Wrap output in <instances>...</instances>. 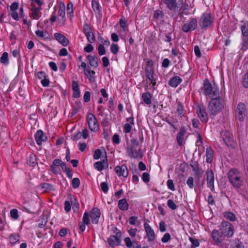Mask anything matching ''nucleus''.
<instances>
[{"mask_svg": "<svg viewBox=\"0 0 248 248\" xmlns=\"http://www.w3.org/2000/svg\"><path fill=\"white\" fill-rule=\"evenodd\" d=\"M142 99L147 105H150L152 103V94L149 92L144 93L142 94Z\"/></svg>", "mask_w": 248, "mask_h": 248, "instance_id": "c756f323", "label": "nucleus"}, {"mask_svg": "<svg viewBox=\"0 0 248 248\" xmlns=\"http://www.w3.org/2000/svg\"><path fill=\"white\" fill-rule=\"evenodd\" d=\"M213 154V150L210 147L207 148L206 150V160L207 163H210L212 162Z\"/></svg>", "mask_w": 248, "mask_h": 248, "instance_id": "c85d7f7f", "label": "nucleus"}, {"mask_svg": "<svg viewBox=\"0 0 248 248\" xmlns=\"http://www.w3.org/2000/svg\"><path fill=\"white\" fill-rule=\"evenodd\" d=\"M142 179L145 183H148L150 181V176L148 173L143 172L142 176Z\"/></svg>", "mask_w": 248, "mask_h": 248, "instance_id": "0e129e2a", "label": "nucleus"}, {"mask_svg": "<svg viewBox=\"0 0 248 248\" xmlns=\"http://www.w3.org/2000/svg\"><path fill=\"white\" fill-rule=\"evenodd\" d=\"M242 85L244 87L248 88V71L246 74L245 75L243 81L242 82Z\"/></svg>", "mask_w": 248, "mask_h": 248, "instance_id": "052dcab7", "label": "nucleus"}, {"mask_svg": "<svg viewBox=\"0 0 248 248\" xmlns=\"http://www.w3.org/2000/svg\"><path fill=\"white\" fill-rule=\"evenodd\" d=\"M9 241L11 244L14 245V244L19 243L20 236L18 234L14 233L12 234L9 237Z\"/></svg>", "mask_w": 248, "mask_h": 248, "instance_id": "7c9ffc66", "label": "nucleus"}, {"mask_svg": "<svg viewBox=\"0 0 248 248\" xmlns=\"http://www.w3.org/2000/svg\"><path fill=\"white\" fill-rule=\"evenodd\" d=\"M203 93L206 96H208L210 98L218 97L219 95L218 89L215 87V85L213 86L207 79L203 81V87L202 88Z\"/></svg>", "mask_w": 248, "mask_h": 248, "instance_id": "7ed1b4c3", "label": "nucleus"}, {"mask_svg": "<svg viewBox=\"0 0 248 248\" xmlns=\"http://www.w3.org/2000/svg\"><path fill=\"white\" fill-rule=\"evenodd\" d=\"M170 239V235L169 233H166L161 239L163 243H167Z\"/></svg>", "mask_w": 248, "mask_h": 248, "instance_id": "bf43d9fd", "label": "nucleus"}, {"mask_svg": "<svg viewBox=\"0 0 248 248\" xmlns=\"http://www.w3.org/2000/svg\"><path fill=\"white\" fill-rule=\"evenodd\" d=\"M95 73L94 71L91 70V69L86 70V71H84L85 75L88 77L89 80L92 82L94 80V78L92 76V75H94Z\"/></svg>", "mask_w": 248, "mask_h": 248, "instance_id": "72a5a7b5", "label": "nucleus"}, {"mask_svg": "<svg viewBox=\"0 0 248 248\" xmlns=\"http://www.w3.org/2000/svg\"><path fill=\"white\" fill-rule=\"evenodd\" d=\"M72 186L74 188H77L79 186L80 181L78 178H74L72 181Z\"/></svg>", "mask_w": 248, "mask_h": 248, "instance_id": "49530a36", "label": "nucleus"}, {"mask_svg": "<svg viewBox=\"0 0 248 248\" xmlns=\"http://www.w3.org/2000/svg\"><path fill=\"white\" fill-rule=\"evenodd\" d=\"M231 246L232 248H244L242 243L238 239H235L233 240Z\"/></svg>", "mask_w": 248, "mask_h": 248, "instance_id": "f704fd0d", "label": "nucleus"}, {"mask_svg": "<svg viewBox=\"0 0 248 248\" xmlns=\"http://www.w3.org/2000/svg\"><path fill=\"white\" fill-rule=\"evenodd\" d=\"M94 168L98 171H101L104 169L108 167V164L107 162V156L106 159H103L101 161H97L93 164Z\"/></svg>", "mask_w": 248, "mask_h": 248, "instance_id": "b1692460", "label": "nucleus"}, {"mask_svg": "<svg viewBox=\"0 0 248 248\" xmlns=\"http://www.w3.org/2000/svg\"><path fill=\"white\" fill-rule=\"evenodd\" d=\"M186 128L185 126H182L176 135V141L178 145L182 146L185 143L184 137L186 134Z\"/></svg>", "mask_w": 248, "mask_h": 248, "instance_id": "2eb2a0df", "label": "nucleus"}, {"mask_svg": "<svg viewBox=\"0 0 248 248\" xmlns=\"http://www.w3.org/2000/svg\"><path fill=\"white\" fill-rule=\"evenodd\" d=\"M167 186L169 189L171 190L172 191H174L175 190V187L173 184V181L171 179H169L168 180L167 183Z\"/></svg>", "mask_w": 248, "mask_h": 248, "instance_id": "69168bd1", "label": "nucleus"}, {"mask_svg": "<svg viewBox=\"0 0 248 248\" xmlns=\"http://www.w3.org/2000/svg\"><path fill=\"white\" fill-rule=\"evenodd\" d=\"M184 108L183 106L181 103H179L176 108V112L179 116L184 114Z\"/></svg>", "mask_w": 248, "mask_h": 248, "instance_id": "37998d69", "label": "nucleus"}, {"mask_svg": "<svg viewBox=\"0 0 248 248\" xmlns=\"http://www.w3.org/2000/svg\"><path fill=\"white\" fill-rule=\"evenodd\" d=\"M242 35L244 36H248V24L244 23L241 27Z\"/></svg>", "mask_w": 248, "mask_h": 248, "instance_id": "a19ab883", "label": "nucleus"}, {"mask_svg": "<svg viewBox=\"0 0 248 248\" xmlns=\"http://www.w3.org/2000/svg\"><path fill=\"white\" fill-rule=\"evenodd\" d=\"M110 51L114 54H117L119 51V46L116 44H112L110 46Z\"/></svg>", "mask_w": 248, "mask_h": 248, "instance_id": "de8ad7c7", "label": "nucleus"}, {"mask_svg": "<svg viewBox=\"0 0 248 248\" xmlns=\"http://www.w3.org/2000/svg\"><path fill=\"white\" fill-rule=\"evenodd\" d=\"M189 240L192 244L191 246L195 248V247H198L200 245V243L198 239L192 237H189Z\"/></svg>", "mask_w": 248, "mask_h": 248, "instance_id": "603ef678", "label": "nucleus"}, {"mask_svg": "<svg viewBox=\"0 0 248 248\" xmlns=\"http://www.w3.org/2000/svg\"><path fill=\"white\" fill-rule=\"evenodd\" d=\"M223 108V105L220 98H213L208 103V111L211 115H216Z\"/></svg>", "mask_w": 248, "mask_h": 248, "instance_id": "f03ea898", "label": "nucleus"}, {"mask_svg": "<svg viewBox=\"0 0 248 248\" xmlns=\"http://www.w3.org/2000/svg\"><path fill=\"white\" fill-rule=\"evenodd\" d=\"M100 216V212L98 208H93L91 212V217L93 224H96L98 222Z\"/></svg>", "mask_w": 248, "mask_h": 248, "instance_id": "aec40b11", "label": "nucleus"}, {"mask_svg": "<svg viewBox=\"0 0 248 248\" xmlns=\"http://www.w3.org/2000/svg\"><path fill=\"white\" fill-rule=\"evenodd\" d=\"M163 1L166 5L167 7L170 11H173V10H177L178 7H180L177 6L176 0H163Z\"/></svg>", "mask_w": 248, "mask_h": 248, "instance_id": "393cba45", "label": "nucleus"}, {"mask_svg": "<svg viewBox=\"0 0 248 248\" xmlns=\"http://www.w3.org/2000/svg\"><path fill=\"white\" fill-rule=\"evenodd\" d=\"M8 54L7 52H5L2 54L0 58V62L5 65L9 63V60L8 58Z\"/></svg>", "mask_w": 248, "mask_h": 248, "instance_id": "58836bf2", "label": "nucleus"}, {"mask_svg": "<svg viewBox=\"0 0 248 248\" xmlns=\"http://www.w3.org/2000/svg\"><path fill=\"white\" fill-rule=\"evenodd\" d=\"M31 16L34 19H38L41 16V13L40 11L42 10V7L40 6L36 7V5H33V4H31Z\"/></svg>", "mask_w": 248, "mask_h": 248, "instance_id": "f3484780", "label": "nucleus"}, {"mask_svg": "<svg viewBox=\"0 0 248 248\" xmlns=\"http://www.w3.org/2000/svg\"><path fill=\"white\" fill-rule=\"evenodd\" d=\"M237 118L240 121H243L247 116L246 106L244 103H239L237 107Z\"/></svg>", "mask_w": 248, "mask_h": 248, "instance_id": "4468645a", "label": "nucleus"}, {"mask_svg": "<svg viewBox=\"0 0 248 248\" xmlns=\"http://www.w3.org/2000/svg\"><path fill=\"white\" fill-rule=\"evenodd\" d=\"M73 4L72 2H69L67 5V14H71L73 13Z\"/></svg>", "mask_w": 248, "mask_h": 248, "instance_id": "338daca9", "label": "nucleus"}, {"mask_svg": "<svg viewBox=\"0 0 248 248\" xmlns=\"http://www.w3.org/2000/svg\"><path fill=\"white\" fill-rule=\"evenodd\" d=\"M164 14L161 10H157L155 12L154 17L155 18H161L163 17Z\"/></svg>", "mask_w": 248, "mask_h": 248, "instance_id": "a18cd8bd", "label": "nucleus"}, {"mask_svg": "<svg viewBox=\"0 0 248 248\" xmlns=\"http://www.w3.org/2000/svg\"><path fill=\"white\" fill-rule=\"evenodd\" d=\"M166 122L168 123L173 128V132H175L177 130V128L175 124L177 123L178 121L177 119H174L173 121L168 119L166 120Z\"/></svg>", "mask_w": 248, "mask_h": 248, "instance_id": "79ce46f5", "label": "nucleus"}, {"mask_svg": "<svg viewBox=\"0 0 248 248\" xmlns=\"http://www.w3.org/2000/svg\"><path fill=\"white\" fill-rule=\"evenodd\" d=\"M35 138L38 145H41L42 142L46 141L47 139V137L44 135L43 132L41 130L37 131Z\"/></svg>", "mask_w": 248, "mask_h": 248, "instance_id": "5701e85b", "label": "nucleus"}, {"mask_svg": "<svg viewBox=\"0 0 248 248\" xmlns=\"http://www.w3.org/2000/svg\"><path fill=\"white\" fill-rule=\"evenodd\" d=\"M145 230L149 242L153 241L155 239V232L150 226L147 223L144 224Z\"/></svg>", "mask_w": 248, "mask_h": 248, "instance_id": "4be33fe9", "label": "nucleus"}, {"mask_svg": "<svg viewBox=\"0 0 248 248\" xmlns=\"http://www.w3.org/2000/svg\"><path fill=\"white\" fill-rule=\"evenodd\" d=\"M193 181L194 180L192 177H188L186 181V184L190 188H193L194 187Z\"/></svg>", "mask_w": 248, "mask_h": 248, "instance_id": "e2e57ef3", "label": "nucleus"}, {"mask_svg": "<svg viewBox=\"0 0 248 248\" xmlns=\"http://www.w3.org/2000/svg\"><path fill=\"white\" fill-rule=\"evenodd\" d=\"M91 93L89 91H86L84 93L83 99L85 102H88L90 100Z\"/></svg>", "mask_w": 248, "mask_h": 248, "instance_id": "680f3d73", "label": "nucleus"}, {"mask_svg": "<svg viewBox=\"0 0 248 248\" xmlns=\"http://www.w3.org/2000/svg\"><path fill=\"white\" fill-rule=\"evenodd\" d=\"M182 81V79L179 76H176L170 79L169 85L172 87H177Z\"/></svg>", "mask_w": 248, "mask_h": 248, "instance_id": "a878e982", "label": "nucleus"}, {"mask_svg": "<svg viewBox=\"0 0 248 248\" xmlns=\"http://www.w3.org/2000/svg\"><path fill=\"white\" fill-rule=\"evenodd\" d=\"M167 205L171 210H174L177 208V206L172 200H168Z\"/></svg>", "mask_w": 248, "mask_h": 248, "instance_id": "c03bdc74", "label": "nucleus"}, {"mask_svg": "<svg viewBox=\"0 0 248 248\" xmlns=\"http://www.w3.org/2000/svg\"><path fill=\"white\" fill-rule=\"evenodd\" d=\"M145 71L146 78L150 81L153 87H154L156 85V79L154 78L155 72L152 60L148 61Z\"/></svg>", "mask_w": 248, "mask_h": 248, "instance_id": "39448f33", "label": "nucleus"}, {"mask_svg": "<svg viewBox=\"0 0 248 248\" xmlns=\"http://www.w3.org/2000/svg\"><path fill=\"white\" fill-rule=\"evenodd\" d=\"M121 237L122 232L120 231L116 232L115 235H111L108 239V242L109 245L112 248L120 245L121 242Z\"/></svg>", "mask_w": 248, "mask_h": 248, "instance_id": "6e6552de", "label": "nucleus"}, {"mask_svg": "<svg viewBox=\"0 0 248 248\" xmlns=\"http://www.w3.org/2000/svg\"><path fill=\"white\" fill-rule=\"evenodd\" d=\"M118 207L120 210L126 211L128 209L129 204L125 198L122 199L118 202Z\"/></svg>", "mask_w": 248, "mask_h": 248, "instance_id": "cd10ccee", "label": "nucleus"}, {"mask_svg": "<svg viewBox=\"0 0 248 248\" xmlns=\"http://www.w3.org/2000/svg\"><path fill=\"white\" fill-rule=\"evenodd\" d=\"M228 177L231 184L236 188H240L243 184L242 175L237 169H231L228 173Z\"/></svg>", "mask_w": 248, "mask_h": 248, "instance_id": "f257e3e1", "label": "nucleus"}, {"mask_svg": "<svg viewBox=\"0 0 248 248\" xmlns=\"http://www.w3.org/2000/svg\"><path fill=\"white\" fill-rule=\"evenodd\" d=\"M27 164L31 166H35L36 163V156L34 155H31L27 160Z\"/></svg>", "mask_w": 248, "mask_h": 248, "instance_id": "2f4dec72", "label": "nucleus"}, {"mask_svg": "<svg viewBox=\"0 0 248 248\" xmlns=\"http://www.w3.org/2000/svg\"><path fill=\"white\" fill-rule=\"evenodd\" d=\"M197 27V20L195 18L190 19L188 23L184 24L182 27V30L185 32L193 31Z\"/></svg>", "mask_w": 248, "mask_h": 248, "instance_id": "f8f14e48", "label": "nucleus"}, {"mask_svg": "<svg viewBox=\"0 0 248 248\" xmlns=\"http://www.w3.org/2000/svg\"><path fill=\"white\" fill-rule=\"evenodd\" d=\"M224 217L230 221H233L236 219L235 216L233 213L231 212H227L224 213Z\"/></svg>", "mask_w": 248, "mask_h": 248, "instance_id": "ea45409f", "label": "nucleus"}, {"mask_svg": "<svg viewBox=\"0 0 248 248\" xmlns=\"http://www.w3.org/2000/svg\"><path fill=\"white\" fill-rule=\"evenodd\" d=\"M40 187L44 192H48L53 189V186L49 183H43L40 185Z\"/></svg>", "mask_w": 248, "mask_h": 248, "instance_id": "473e14b6", "label": "nucleus"}, {"mask_svg": "<svg viewBox=\"0 0 248 248\" xmlns=\"http://www.w3.org/2000/svg\"><path fill=\"white\" fill-rule=\"evenodd\" d=\"M212 235V238L217 244L221 243L224 239L225 236L223 234L217 230L213 231Z\"/></svg>", "mask_w": 248, "mask_h": 248, "instance_id": "412c9836", "label": "nucleus"}, {"mask_svg": "<svg viewBox=\"0 0 248 248\" xmlns=\"http://www.w3.org/2000/svg\"><path fill=\"white\" fill-rule=\"evenodd\" d=\"M220 135L223 140L227 146H232L233 143V137L230 132L227 130L222 131L220 132Z\"/></svg>", "mask_w": 248, "mask_h": 248, "instance_id": "9d476101", "label": "nucleus"}, {"mask_svg": "<svg viewBox=\"0 0 248 248\" xmlns=\"http://www.w3.org/2000/svg\"><path fill=\"white\" fill-rule=\"evenodd\" d=\"M100 186L102 190L105 193H107L108 190V186L107 183L102 182L100 184Z\"/></svg>", "mask_w": 248, "mask_h": 248, "instance_id": "5fc2aeb1", "label": "nucleus"}, {"mask_svg": "<svg viewBox=\"0 0 248 248\" xmlns=\"http://www.w3.org/2000/svg\"><path fill=\"white\" fill-rule=\"evenodd\" d=\"M98 50V54H99V55L101 56V55L105 54V53H106V50H105V47H104V45L102 44H100L99 45Z\"/></svg>", "mask_w": 248, "mask_h": 248, "instance_id": "6e6d98bb", "label": "nucleus"}, {"mask_svg": "<svg viewBox=\"0 0 248 248\" xmlns=\"http://www.w3.org/2000/svg\"><path fill=\"white\" fill-rule=\"evenodd\" d=\"M65 5L64 3H61L60 4L59 10L58 11V16L59 17L58 18V21L59 23L60 26H63L66 20L65 15Z\"/></svg>", "mask_w": 248, "mask_h": 248, "instance_id": "dca6fc26", "label": "nucleus"}, {"mask_svg": "<svg viewBox=\"0 0 248 248\" xmlns=\"http://www.w3.org/2000/svg\"><path fill=\"white\" fill-rule=\"evenodd\" d=\"M124 241L125 243L126 246L128 248H131L132 247L133 244H134L133 241H132L131 239L129 237L125 238Z\"/></svg>", "mask_w": 248, "mask_h": 248, "instance_id": "09e8293b", "label": "nucleus"}, {"mask_svg": "<svg viewBox=\"0 0 248 248\" xmlns=\"http://www.w3.org/2000/svg\"><path fill=\"white\" fill-rule=\"evenodd\" d=\"M87 40L90 43H93L95 40V37L94 33L93 31H91V32L87 33L85 34Z\"/></svg>", "mask_w": 248, "mask_h": 248, "instance_id": "4c0bfd02", "label": "nucleus"}, {"mask_svg": "<svg viewBox=\"0 0 248 248\" xmlns=\"http://www.w3.org/2000/svg\"><path fill=\"white\" fill-rule=\"evenodd\" d=\"M87 59L91 66L94 68L98 66V58L97 57L89 55L87 56Z\"/></svg>", "mask_w": 248, "mask_h": 248, "instance_id": "bb28decb", "label": "nucleus"}, {"mask_svg": "<svg viewBox=\"0 0 248 248\" xmlns=\"http://www.w3.org/2000/svg\"><path fill=\"white\" fill-rule=\"evenodd\" d=\"M115 171L119 176L126 177L128 175L127 168L126 165L117 166L115 168Z\"/></svg>", "mask_w": 248, "mask_h": 248, "instance_id": "a211bd4d", "label": "nucleus"}, {"mask_svg": "<svg viewBox=\"0 0 248 248\" xmlns=\"http://www.w3.org/2000/svg\"><path fill=\"white\" fill-rule=\"evenodd\" d=\"M233 226L229 222L224 221L222 222L220 227L221 233L223 234L224 236L228 237H232L233 234Z\"/></svg>", "mask_w": 248, "mask_h": 248, "instance_id": "423d86ee", "label": "nucleus"}, {"mask_svg": "<svg viewBox=\"0 0 248 248\" xmlns=\"http://www.w3.org/2000/svg\"><path fill=\"white\" fill-rule=\"evenodd\" d=\"M92 5L93 11L95 13H99L100 12V5L97 1L95 0H92Z\"/></svg>", "mask_w": 248, "mask_h": 248, "instance_id": "e433bc0d", "label": "nucleus"}, {"mask_svg": "<svg viewBox=\"0 0 248 248\" xmlns=\"http://www.w3.org/2000/svg\"><path fill=\"white\" fill-rule=\"evenodd\" d=\"M214 20V17L208 13H204L200 18L199 25L202 29L207 30L212 25Z\"/></svg>", "mask_w": 248, "mask_h": 248, "instance_id": "20e7f679", "label": "nucleus"}, {"mask_svg": "<svg viewBox=\"0 0 248 248\" xmlns=\"http://www.w3.org/2000/svg\"><path fill=\"white\" fill-rule=\"evenodd\" d=\"M207 185L212 191H214V173L212 170L208 169L206 171Z\"/></svg>", "mask_w": 248, "mask_h": 248, "instance_id": "9b49d317", "label": "nucleus"}, {"mask_svg": "<svg viewBox=\"0 0 248 248\" xmlns=\"http://www.w3.org/2000/svg\"><path fill=\"white\" fill-rule=\"evenodd\" d=\"M87 121L89 128L92 131L97 132L99 130V124L95 116L93 113H88Z\"/></svg>", "mask_w": 248, "mask_h": 248, "instance_id": "0eeeda50", "label": "nucleus"}, {"mask_svg": "<svg viewBox=\"0 0 248 248\" xmlns=\"http://www.w3.org/2000/svg\"><path fill=\"white\" fill-rule=\"evenodd\" d=\"M190 165L194 171H195V172L197 171V170H198V169H199L198 164L197 162L195 161H191Z\"/></svg>", "mask_w": 248, "mask_h": 248, "instance_id": "4d7b16f0", "label": "nucleus"}, {"mask_svg": "<svg viewBox=\"0 0 248 248\" xmlns=\"http://www.w3.org/2000/svg\"><path fill=\"white\" fill-rule=\"evenodd\" d=\"M127 152L129 156L134 158L142 157L141 150L139 147H127Z\"/></svg>", "mask_w": 248, "mask_h": 248, "instance_id": "ddd939ff", "label": "nucleus"}, {"mask_svg": "<svg viewBox=\"0 0 248 248\" xmlns=\"http://www.w3.org/2000/svg\"><path fill=\"white\" fill-rule=\"evenodd\" d=\"M124 131L126 133H129L132 129V125H130V124L129 123H126L124 125Z\"/></svg>", "mask_w": 248, "mask_h": 248, "instance_id": "774afa93", "label": "nucleus"}, {"mask_svg": "<svg viewBox=\"0 0 248 248\" xmlns=\"http://www.w3.org/2000/svg\"><path fill=\"white\" fill-rule=\"evenodd\" d=\"M83 32L85 34L91 32L92 31V30L89 25L87 23H85L83 25Z\"/></svg>", "mask_w": 248, "mask_h": 248, "instance_id": "864d4df0", "label": "nucleus"}, {"mask_svg": "<svg viewBox=\"0 0 248 248\" xmlns=\"http://www.w3.org/2000/svg\"><path fill=\"white\" fill-rule=\"evenodd\" d=\"M83 222L84 224L88 225L90 223L89 215L88 212H85L83 217Z\"/></svg>", "mask_w": 248, "mask_h": 248, "instance_id": "8fccbe9b", "label": "nucleus"}, {"mask_svg": "<svg viewBox=\"0 0 248 248\" xmlns=\"http://www.w3.org/2000/svg\"><path fill=\"white\" fill-rule=\"evenodd\" d=\"M55 38L63 46H66L69 45V40L63 34L55 33L54 35Z\"/></svg>", "mask_w": 248, "mask_h": 248, "instance_id": "6ab92c4d", "label": "nucleus"}, {"mask_svg": "<svg viewBox=\"0 0 248 248\" xmlns=\"http://www.w3.org/2000/svg\"><path fill=\"white\" fill-rule=\"evenodd\" d=\"M196 112L202 122L206 123L208 121V115L203 104H200L197 106Z\"/></svg>", "mask_w": 248, "mask_h": 248, "instance_id": "1a4fd4ad", "label": "nucleus"}, {"mask_svg": "<svg viewBox=\"0 0 248 248\" xmlns=\"http://www.w3.org/2000/svg\"><path fill=\"white\" fill-rule=\"evenodd\" d=\"M10 215L11 217L15 219H16L18 217V211L16 209L11 210L10 211Z\"/></svg>", "mask_w": 248, "mask_h": 248, "instance_id": "3c124183", "label": "nucleus"}, {"mask_svg": "<svg viewBox=\"0 0 248 248\" xmlns=\"http://www.w3.org/2000/svg\"><path fill=\"white\" fill-rule=\"evenodd\" d=\"M81 107V104L80 102H77L73 106L72 111V115H74L77 113Z\"/></svg>", "mask_w": 248, "mask_h": 248, "instance_id": "c9c22d12", "label": "nucleus"}, {"mask_svg": "<svg viewBox=\"0 0 248 248\" xmlns=\"http://www.w3.org/2000/svg\"><path fill=\"white\" fill-rule=\"evenodd\" d=\"M131 144L128 145V147H139V141L136 139H132L130 140Z\"/></svg>", "mask_w": 248, "mask_h": 248, "instance_id": "13d9d810", "label": "nucleus"}]
</instances>
